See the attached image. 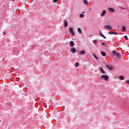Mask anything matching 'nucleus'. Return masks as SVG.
Returning a JSON list of instances; mask_svg holds the SVG:
<instances>
[{
	"mask_svg": "<svg viewBox=\"0 0 129 129\" xmlns=\"http://www.w3.org/2000/svg\"><path fill=\"white\" fill-rule=\"evenodd\" d=\"M112 55H113V56H114L115 57H116L117 59H120V58H121V57L120 56V53L115 50L112 51Z\"/></svg>",
	"mask_w": 129,
	"mask_h": 129,
	"instance_id": "nucleus-1",
	"label": "nucleus"
},
{
	"mask_svg": "<svg viewBox=\"0 0 129 129\" xmlns=\"http://www.w3.org/2000/svg\"><path fill=\"white\" fill-rule=\"evenodd\" d=\"M109 78L108 77V76H106V75H103L101 76L100 77V79H104V80H105L106 81H107V80H108V79Z\"/></svg>",
	"mask_w": 129,
	"mask_h": 129,
	"instance_id": "nucleus-2",
	"label": "nucleus"
},
{
	"mask_svg": "<svg viewBox=\"0 0 129 129\" xmlns=\"http://www.w3.org/2000/svg\"><path fill=\"white\" fill-rule=\"evenodd\" d=\"M104 29H105L106 30H111L112 29V27H111V26L109 25H105L104 26Z\"/></svg>",
	"mask_w": 129,
	"mask_h": 129,
	"instance_id": "nucleus-3",
	"label": "nucleus"
},
{
	"mask_svg": "<svg viewBox=\"0 0 129 129\" xmlns=\"http://www.w3.org/2000/svg\"><path fill=\"white\" fill-rule=\"evenodd\" d=\"M99 35L100 36V37H102V38H104V39H106V37L102 34V32H101V31H99Z\"/></svg>",
	"mask_w": 129,
	"mask_h": 129,
	"instance_id": "nucleus-4",
	"label": "nucleus"
},
{
	"mask_svg": "<svg viewBox=\"0 0 129 129\" xmlns=\"http://www.w3.org/2000/svg\"><path fill=\"white\" fill-rule=\"evenodd\" d=\"M106 68H107V69H108V70H110V71H111V70H112V69H113V66H110L108 64H107L106 66Z\"/></svg>",
	"mask_w": 129,
	"mask_h": 129,
	"instance_id": "nucleus-5",
	"label": "nucleus"
},
{
	"mask_svg": "<svg viewBox=\"0 0 129 129\" xmlns=\"http://www.w3.org/2000/svg\"><path fill=\"white\" fill-rule=\"evenodd\" d=\"M70 50L71 51L72 53H73V54L76 53V48L75 47L71 48Z\"/></svg>",
	"mask_w": 129,
	"mask_h": 129,
	"instance_id": "nucleus-6",
	"label": "nucleus"
},
{
	"mask_svg": "<svg viewBox=\"0 0 129 129\" xmlns=\"http://www.w3.org/2000/svg\"><path fill=\"white\" fill-rule=\"evenodd\" d=\"M108 34L109 35H118V33H117V32H113V31H110L109 32Z\"/></svg>",
	"mask_w": 129,
	"mask_h": 129,
	"instance_id": "nucleus-7",
	"label": "nucleus"
},
{
	"mask_svg": "<svg viewBox=\"0 0 129 129\" xmlns=\"http://www.w3.org/2000/svg\"><path fill=\"white\" fill-rule=\"evenodd\" d=\"M106 14V11L105 10H103L102 13L100 14V16L101 17H103V16H104V15Z\"/></svg>",
	"mask_w": 129,
	"mask_h": 129,
	"instance_id": "nucleus-8",
	"label": "nucleus"
},
{
	"mask_svg": "<svg viewBox=\"0 0 129 129\" xmlns=\"http://www.w3.org/2000/svg\"><path fill=\"white\" fill-rule=\"evenodd\" d=\"M64 28H67V27H68V22L67 21H65L64 22Z\"/></svg>",
	"mask_w": 129,
	"mask_h": 129,
	"instance_id": "nucleus-9",
	"label": "nucleus"
},
{
	"mask_svg": "<svg viewBox=\"0 0 129 129\" xmlns=\"http://www.w3.org/2000/svg\"><path fill=\"white\" fill-rule=\"evenodd\" d=\"M100 71L102 73V74H105V71L103 70V69L102 68H100Z\"/></svg>",
	"mask_w": 129,
	"mask_h": 129,
	"instance_id": "nucleus-10",
	"label": "nucleus"
},
{
	"mask_svg": "<svg viewBox=\"0 0 129 129\" xmlns=\"http://www.w3.org/2000/svg\"><path fill=\"white\" fill-rule=\"evenodd\" d=\"M80 55H84L85 54V51L84 50H81L79 52Z\"/></svg>",
	"mask_w": 129,
	"mask_h": 129,
	"instance_id": "nucleus-11",
	"label": "nucleus"
},
{
	"mask_svg": "<svg viewBox=\"0 0 129 129\" xmlns=\"http://www.w3.org/2000/svg\"><path fill=\"white\" fill-rule=\"evenodd\" d=\"M108 10L110 12H111V13H114V9L113 8H109Z\"/></svg>",
	"mask_w": 129,
	"mask_h": 129,
	"instance_id": "nucleus-12",
	"label": "nucleus"
},
{
	"mask_svg": "<svg viewBox=\"0 0 129 129\" xmlns=\"http://www.w3.org/2000/svg\"><path fill=\"white\" fill-rule=\"evenodd\" d=\"M70 46H71V47L74 46V41H70Z\"/></svg>",
	"mask_w": 129,
	"mask_h": 129,
	"instance_id": "nucleus-13",
	"label": "nucleus"
},
{
	"mask_svg": "<svg viewBox=\"0 0 129 129\" xmlns=\"http://www.w3.org/2000/svg\"><path fill=\"white\" fill-rule=\"evenodd\" d=\"M92 55L93 56L94 58L96 59V60H98V57H97V56L95 53H92Z\"/></svg>",
	"mask_w": 129,
	"mask_h": 129,
	"instance_id": "nucleus-14",
	"label": "nucleus"
},
{
	"mask_svg": "<svg viewBox=\"0 0 129 129\" xmlns=\"http://www.w3.org/2000/svg\"><path fill=\"white\" fill-rule=\"evenodd\" d=\"M101 54L102 55V56H103V57H105V56H106V53H105V52L102 51L101 52Z\"/></svg>",
	"mask_w": 129,
	"mask_h": 129,
	"instance_id": "nucleus-15",
	"label": "nucleus"
},
{
	"mask_svg": "<svg viewBox=\"0 0 129 129\" xmlns=\"http://www.w3.org/2000/svg\"><path fill=\"white\" fill-rule=\"evenodd\" d=\"M126 31V28H125V26H123L122 28V32H125Z\"/></svg>",
	"mask_w": 129,
	"mask_h": 129,
	"instance_id": "nucleus-16",
	"label": "nucleus"
},
{
	"mask_svg": "<svg viewBox=\"0 0 129 129\" xmlns=\"http://www.w3.org/2000/svg\"><path fill=\"white\" fill-rule=\"evenodd\" d=\"M77 31L79 33V34H81L82 31L81 30V29L80 28H79L77 29Z\"/></svg>",
	"mask_w": 129,
	"mask_h": 129,
	"instance_id": "nucleus-17",
	"label": "nucleus"
},
{
	"mask_svg": "<svg viewBox=\"0 0 129 129\" xmlns=\"http://www.w3.org/2000/svg\"><path fill=\"white\" fill-rule=\"evenodd\" d=\"M83 3L84 5H88V1H87V0H84Z\"/></svg>",
	"mask_w": 129,
	"mask_h": 129,
	"instance_id": "nucleus-18",
	"label": "nucleus"
},
{
	"mask_svg": "<svg viewBox=\"0 0 129 129\" xmlns=\"http://www.w3.org/2000/svg\"><path fill=\"white\" fill-rule=\"evenodd\" d=\"M120 80H123L124 79V77L122 76H120L119 77Z\"/></svg>",
	"mask_w": 129,
	"mask_h": 129,
	"instance_id": "nucleus-19",
	"label": "nucleus"
},
{
	"mask_svg": "<svg viewBox=\"0 0 129 129\" xmlns=\"http://www.w3.org/2000/svg\"><path fill=\"white\" fill-rule=\"evenodd\" d=\"M69 31H70V33H72V32H73V28L72 27H71L70 29H69Z\"/></svg>",
	"mask_w": 129,
	"mask_h": 129,
	"instance_id": "nucleus-20",
	"label": "nucleus"
},
{
	"mask_svg": "<svg viewBox=\"0 0 129 129\" xmlns=\"http://www.w3.org/2000/svg\"><path fill=\"white\" fill-rule=\"evenodd\" d=\"M96 43H97V40L95 39V40H93V44H96Z\"/></svg>",
	"mask_w": 129,
	"mask_h": 129,
	"instance_id": "nucleus-21",
	"label": "nucleus"
},
{
	"mask_svg": "<svg viewBox=\"0 0 129 129\" xmlns=\"http://www.w3.org/2000/svg\"><path fill=\"white\" fill-rule=\"evenodd\" d=\"M83 17H84V14H81L79 15V17H80V18H83Z\"/></svg>",
	"mask_w": 129,
	"mask_h": 129,
	"instance_id": "nucleus-22",
	"label": "nucleus"
},
{
	"mask_svg": "<svg viewBox=\"0 0 129 129\" xmlns=\"http://www.w3.org/2000/svg\"><path fill=\"white\" fill-rule=\"evenodd\" d=\"M124 39H125V40H128V38H127V36H126V35H125L124 36Z\"/></svg>",
	"mask_w": 129,
	"mask_h": 129,
	"instance_id": "nucleus-23",
	"label": "nucleus"
},
{
	"mask_svg": "<svg viewBox=\"0 0 129 129\" xmlns=\"http://www.w3.org/2000/svg\"><path fill=\"white\" fill-rule=\"evenodd\" d=\"M76 67H78V66H79V63L77 62L75 64Z\"/></svg>",
	"mask_w": 129,
	"mask_h": 129,
	"instance_id": "nucleus-24",
	"label": "nucleus"
},
{
	"mask_svg": "<svg viewBox=\"0 0 129 129\" xmlns=\"http://www.w3.org/2000/svg\"><path fill=\"white\" fill-rule=\"evenodd\" d=\"M53 2L55 3H57L58 2V0H53Z\"/></svg>",
	"mask_w": 129,
	"mask_h": 129,
	"instance_id": "nucleus-25",
	"label": "nucleus"
},
{
	"mask_svg": "<svg viewBox=\"0 0 129 129\" xmlns=\"http://www.w3.org/2000/svg\"><path fill=\"white\" fill-rule=\"evenodd\" d=\"M72 33V36H74V31H73V32H71Z\"/></svg>",
	"mask_w": 129,
	"mask_h": 129,
	"instance_id": "nucleus-26",
	"label": "nucleus"
},
{
	"mask_svg": "<svg viewBox=\"0 0 129 129\" xmlns=\"http://www.w3.org/2000/svg\"><path fill=\"white\" fill-rule=\"evenodd\" d=\"M125 82H126V83L128 84L129 85V80L126 81Z\"/></svg>",
	"mask_w": 129,
	"mask_h": 129,
	"instance_id": "nucleus-27",
	"label": "nucleus"
},
{
	"mask_svg": "<svg viewBox=\"0 0 129 129\" xmlns=\"http://www.w3.org/2000/svg\"><path fill=\"white\" fill-rule=\"evenodd\" d=\"M121 9L122 10H125V8H124V7H121Z\"/></svg>",
	"mask_w": 129,
	"mask_h": 129,
	"instance_id": "nucleus-28",
	"label": "nucleus"
},
{
	"mask_svg": "<svg viewBox=\"0 0 129 129\" xmlns=\"http://www.w3.org/2000/svg\"><path fill=\"white\" fill-rule=\"evenodd\" d=\"M102 46H104V45H105V43H102Z\"/></svg>",
	"mask_w": 129,
	"mask_h": 129,
	"instance_id": "nucleus-29",
	"label": "nucleus"
},
{
	"mask_svg": "<svg viewBox=\"0 0 129 129\" xmlns=\"http://www.w3.org/2000/svg\"><path fill=\"white\" fill-rule=\"evenodd\" d=\"M6 34H7L6 32H3V35H6Z\"/></svg>",
	"mask_w": 129,
	"mask_h": 129,
	"instance_id": "nucleus-30",
	"label": "nucleus"
},
{
	"mask_svg": "<svg viewBox=\"0 0 129 129\" xmlns=\"http://www.w3.org/2000/svg\"><path fill=\"white\" fill-rule=\"evenodd\" d=\"M83 13H84V12H83Z\"/></svg>",
	"mask_w": 129,
	"mask_h": 129,
	"instance_id": "nucleus-31",
	"label": "nucleus"
},
{
	"mask_svg": "<svg viewBox=\"0 0 129 129\" xmlns=\"http://www.w3.org/2000/svg\"><path fill=\"white\" fill-rule=\"evenodd\" d=\"M0 122H1V120H0Z\"/></svg>",
	"mask_w": 129,
	"mask_h": 129,
	"instance_id": "nucleus-32",
	"label": "nucleus"
}]
</instances>
